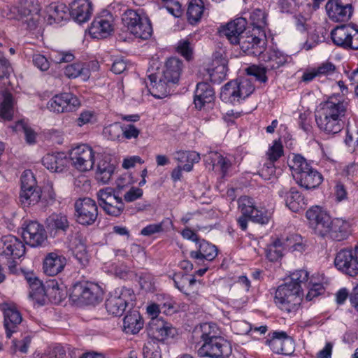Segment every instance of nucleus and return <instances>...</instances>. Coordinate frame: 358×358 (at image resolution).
<instances>
[{"label":"nucleus","mask_w":358,"mask_h":358,"mask_svg":"<svg viewBox=\"0 0 358 358\" xmlns=\"http://www.w3.org/2000/svg\"><path fill=\"white\" fill-rule=\"evenodd\" d=\"M182 69V61L176 57H171L166 61L165 69L159 72L164 75L165 78L169 79V81H172L176 84L179 80Z\"/></svg>","instance_id":"4c0bfd02"},{"label":"nucleus","mask_w":358,"mask_h":358,"mask_svg":"<svg viewBox=\"0 0 358 358\" xmlns=\"http://www.w3.org/2000/svg\"><path fill=\"white\" fill-rule=\"evenodd\" d=\"M139 284L143 289L152 291L154 288V280L150 274H142L139 277Z\"/></svg>","instance_id":"338daca9"},{"label":"nucleus","mask_w":358,"mask_h":358,"mask_svg":"<svg viewBox=\"0 0 358 358\" xmlns=\"http://www.w3.org/2000/svg\"><path fill=\"white\" fill-rule=\"evenodd\" d=\"M204 11V3L202 0H192L188 6L187 15L191 24L199 22Z\"/></svg>","instance_id":"a18cd8bd"},{"label":"nucleus","mask_w":358,"mask_h":358,"mask_svg":"<svg viewBox=\"0 0 358 358\" xmlns=\"http://www.w3.org/2000/svg\"><path fill=\"white\" fill-rule=\"evenodd\" d=\"M288 165L296 182L305 189H315L323 181L322 175L312 168L300 155H295Z\"/></svg>","instance_id":"7ed1b4c3"},{"label":"nucleus","mask_w":358,"mask_h":358,"mask_svg":"<svg viewBox=\"0 0 358 358\" xmlns=\"http://www.w3.org/2000/svg\"><path fill=\"white\" fill-rule=\"evenodd\" d=\"M254 90L255 87L251 80L241 78L225 84L221 90L220 99L226 103L235 104L248 97Z\"/></svg>","instance_id":"20e7f679"},{"label":"nucleus","mask_w":358,"mask_h":358,"mask_svg":"<svg viewBox=\"0 0 358 358\" xmlns=\"http://www.w3.org/2000/svg\"><path fill=\"white\" fill-rule=\"evenodd\" d=\"M350 35L348 36L347 48L358 50V29L350 27Z\"/></svg>","instance_id":"774afa93"},{"label":"nucleus","mask_w":358,"mask_h":358,"mask_svg":"<svg viewBox=\"0 0 358 358\" xmlns=\"http://www.w3.org/2000/svg\"><path fill=\"white\" fill-rule=\"evenodd\" d=\"M327 234H329L330 237L336 241L345 240L350 234V224L348 221L341 218L331 220Z\"/></svg>","instance_id":"f704fd0d"},{"label":"nucleus","mask_w":358,"mask_h":358,"mask_svg":"<svg viewBox=\"0 0 358 358\" xmlns=\"http://www.w3.org/2000/svg\"><path fill=\"white\" fill-rule=\"evenodd\" d=\"M143 327V321L140 313L134 310L128 313L123 320V330L126 334H136Z\"/></svg>","instance_id":"58836bf2"},{"label":"nucleus","mask_w":358,"mask_h":358,"mask_svg":"<svg viewBox=\"0 0 358 358\" xmlns=\"http://www.w3.org/2000/svg\"><path fill=\"white\" fill-rule=\"evenodd\" d=\"M80 105L76 96L71 93H62L54 96L48 103V108L54 113H68L76 110Z\"/></svg>","instance_id":"dca6fc26"},{"label":"nucleus","mask_w":358,"mask_h":358,"mask_svg":"<svg viewBox=\"0 0 358 358\" xmlns=\"http://www.w3.org/2000/svg\"><path fill=\"white\" fill-rule=\"evenodd\" d=\"M146 17L145 16H142L138 12L131 10L127 9L126 10L122 15V20L124 26H126L128 30L130 31L131 28H134L141 20L142 18Z\"/></svg>","instance_id":"8fccbe9b"},{"label":"nucleus","mask_w":358,"mask_h":358,"mask_svg":"<svg viewBox=\"0 0 358 358\" xmlns=\"http://www.w3.org/2000/svg\"><path fill=\"white\" fill-rule=\"evenodd\" d=\"M301 241L302 237L297 234H292L285 240L276 239L266 249L267 259L271 262L278 261L282 257L285 250L302 252L304 250V245Z\"/></svg>","instance_id":"6e6552de"},{"label":"nucleus","mask_w":358,"mask_h":358,"mask_svg":"<svg viewBox=\"0 0 358 358\" xmlns=\"http://www.w3.org/2000/svg\"><path fill=\"white\" fill-rule=\"evenodd\" d=\"M215 323L205 322L192 331L195 349L200 357L227 358L231 353L229 343L221 337Z\"/></svg>","instance_id":"f257e3e1"},{"label":"nucleus","mask_w":358,"mask_h":358,"mask_svg":"<svg viewBox=\"0 0 358 358\" xmlns=\"http://www.w3.org/2000/svg\"><path fill=\"white\" fill-rule=\"evenodd\" d=\"M22 229L23 240L31 247L41 246L47 239L43 226L36 221L24 222Z\"/></svg>","instance_id":"f3484780"},{"label":"nucleus","mask_w":358,"mask_h":358,"mask_svg":"<svg viewBox=\"0 0 358 358\" xmlns=\"http://www.w3.org/2000/svg\"><path fill=\"white\" fill-rule=\"evenodd\" d=\"M278 195L284 198L286 206L293 212L304 208L306 202L301 193L295 187L282 186L278 189Z\"/></svg>","instance_id":"5701e85b"},{"label":"nucleus","mask_w":358,"mask_h":358,"mask_svg":"<svg viewBox=\"0 0 358 358\" xmlns=\"http://www.w3.org/2000/svg\"><path fill=\"white\" fill-rule=\"evenodd\" d=\"M41 197V189L36 185V181L30 170L24 171L21 176V192L20 201L24 207H29L38 203Z\"/></svg>","instance_id":"1a4fd4ad"},{"label":"nucleus","mask_w":358,"mask_h":358,"mask_svg":"<svg viewBox=\"0 0 358 358\" xmlns=\"http://www.w3.org/2000/svg\"><path fill=\"white\" fill-rule=\"evenodd\" d=\"M247 22L245 18H236L226 24L221 32L227 37L229 42L236 45L238 42L239 38L242 34L245 33Z\"/></svg>","instance_id":"bb28decb"},{"label":"nucleus","mask_w":358,"mask_h":358,"mask_svg":"<svg viewBox=\"0 0 358 358\" xmlns=\"http://www.w3.org/2000/svg\"><path fill=\"white\" fill-rule=\"evenodd\" d=\"M64 74L69 78H76L80 76L83 80H87L90 76L89 66L86 63L77 62L65 67Z\"/></svg>","instance_id":"a19ab883"},{"label":"nucleus","mask_w":358,"mask_h":358,"mask_svg":"<svg viewBox=\"0 0 358 358\" xmlns=\"http://www.w3.org/2000/svg\"><path fill=\"white\" fill-rule=\"evenodd\" d=\"M143 358H162L159 343L155 341H148L143 348Z\"/></svg>","instance_id":"5fc2aeb1"},{"label":"nucleus","mask_w":358,"mask_h":358,"mask_svg":"<svg viewBox=\"0 0 358 358\" xmlns=\"http://www.w3.org/2000/svg\"><path fill=\"white\" fill-rule=\"evenodd\" d=\"M238 208L241 213L250 215V220L262 224H267L271 213L264 208L255 207L252 199L248 196H242L238 199Z\"/></svg>","instance_id":"6ab92c4d"},{"label":"nucleus","mask_w":358,"mask_h":358,"mask_svg":"<svg viewBox=\"0 0 358 358\" xmlns=\"http://www.w3.org/2000/svg\"><path fill=\"white\" fill-rule=\"evenodd\" d=\"M215 97V92L210 84L206 82L199 83L194 92V103L201 110L206 103H210Z\"/></svg>","instance_id":"7c9ffc66"},{"label":"nucleus","mask_w":358,"mask_h":358,"mask_svg":"<svg viewBox=\"0 0 358 358\" xmlns=\"http://www.w3.org/2000/svg\"><path fill=\"white\" fill-rule=\"evenodd\" d=\"M176 287L180 291H183L185 285L187 283L189 286L193 285L196 282L194 277L189 278L186 274H176L173 278Z\"/></svg>","instance_id":"052dcab7"},{"label":"nucleus","mask_w":358,"mask_h":358,"mask_svg":"<svg viewBox=\"0 0 358 358\" xmlns=\"http://www.w3.org/2000/svg\"><path fill=\"white\" fill-rule=\"evenodd\" d=\"M262 43H264L255 33H251L250 30H247L241 35L236 45H238L241 50L247 55L259 56L264 50V46L261 45Z\"/></svg>","instance_id":"412c9836"},{"label":"nucleus","mask_w":358,"mask_h":358,"mask_svg":"<svg viewBox=\"0 0 358 358\" xmlns=\"http://www.w3.org/2000/svg\"><path fill=\"white\" fill-rule=\"evenodd\" d=\"M29 9H25V1H24L19 6L13 8V13H17L15 18L18 20H23L24 18H27L25 21L29 24L30 22L31 13L29 12Z\"/></svg>","instance_id":"0e129e2a"},{"label":"nucleus","mask_w":358,"mask_h":358,"mask_svg":"<svg viewBox=\"0 0 358 358\" xmlns=\"http://www.w3.org/2000/svg\"><path fill=\"white\" fill-rule=\"evenodd\" d=\"M262 57L266 69L271 73L275 72L277 69L284 66L288 59L287 55L275 50L262 53Z\"/></svg>","instance_id":"72a5a7b5"},{"label":"nucleus","mask_w":358,"mask_h":358,"mask_svg":"<svg viewBox=\"0 0 358 358\" xmlns=\"http://www.w3.org/2000/svg\"><path fill=\"white\" fill-rule=\"evenodd\" d=\"M99 206L108 215L119 216L124 208V203L116 192L110 188L106 187L97 192Z\"/></svg>","instance_id":"9d476101"},{"label":"nucleus","mask_w":358,"mask_h":358,"mask_svg":"<svg viewBox=\"0 0 358 358\" xmlns=\"http://www.w3.org/2000/svg\"><path fill=\"white\" fill-rule=\"evenodd\" d=\"M198 244V250L190 252V257L196 259L198 264L203 263L204 260L210 262L217 255V249L215 245L205 240L200 241Z\"/></svg>","instance_id":"c756f323"},{"label":"nucleus","mask_w":358,"mask_h":358,"mask_svg":"<svg viewBox=\"0 0 358 358\" xmlns=\"http://www.w3.org/2000/svg\"><path fill=\"white\" fill-rule=\"evenodd\" d=\"M69 247L73 255L81 267L84 268L87 266L90 262V257L86 250L84 238L79 232L70 237Z\"/></svg>","instance_id":"393cba45"},{"label":"nucleus","mask_w":358,"mask_h":358,"mask_svg":"<svg viewBox=\"0 0 358 358\" xmlns=\"http://www.w3.org/2000/svg\"><path fill=\"white\" fill-rule=\"evenodd\" d=\"M3 324L6 332V337L10 338L12 334L16 332L19 325L22 321L20 313L14 308L8 307L3 311Z\"/></svg>","instance_id":"473e14b6"},{"label":"nucleus","mask_w":358,"mask_h":358,"mask_svg":"<svg viewBox=\"0 0 358 358\" xmlns=\"http://www.w3.org/2000/svg\"><path fill=\"white\" fill-rule=\"evenodd\" d=\"M176 159L180 163H185L182 166L183 171L189 172L192 170L193 164L198 163L200 155L195 151H178L176 153Z\"/></svg>","instance_id":"37998d69"},{"label":"nucleus","mask_w":358,"mask_h":358,"mask_svg":"<svg viewBox=\"0 0 358 358\" xmlns=\"http://www.w3.org/2000/svg\"><path fill=\"white\" fill-rule=\"evenodd\" d=\"M149 325L150 334L158 342L173 338L176 334V329L171 324L161 319H153Z\"/></svg>","instance_id":"a878e982"},{"label":"nucleus","mask_w":358,"mask_h":358,"mask_svg":"<svg viewBox=\"0 0 358 358\" xmlns=\"http://www.w3.org/2000/svg\"><path fill=\"white\" fill-rule=\"evenodd\" d=\"M346 108L343 103L324 102L315 114V121L319 128L327 134H335L343 127L342 117L345 116Z\"/></svg>","instance_id":"f03ea898"},{"label":"nucleus","mask_w":358,"mask_h":358,"mask_svg":"<svg viewBox=\"0 0 358 358\" xmlns=\"http://www.w3.org/2000/svg\"><path fill=\"white\" fill-rule=\"evenodd\" d=\"M306 217L315 233L324 236L329 231L331 219L329 215L318 206L313 207L306 211Z\"/></svg>","instance_id":"2eb2a0df"},{"label":"nucleus","mask_w":358,"mask_h":358,"mask_svg":"<svg viewBox=\"0 0 358 358\" xmlns=\"http://www.w3.org/2000/svg\"><path fill=\"white\" fill-rule=\"evenodd\" d=\"M92 13V4L90 0H74L70 4V17L79 24L88 21Z\"/></svg>","instance_id":"b1692460"},{"label":"nucleus","mask_w":358,"mask_h":358,"mask_svg":"<svg viewBox=\"0 0 358 358\" xmlns=\"http://www.w3.org/2000/svg\"><path fill=\"white\" fill-rule=\"evenodd\" d=\"M42 164L51 172L62 173L66 169L69 159L64 152L47 154L43 157Z\"/></svg>","instance_id":"c85d7f7f"},{"label":"nucleus","mask_w":358,"mask_h":358,"mask_svg":"<svg viewBox=\"0 0 358 358\" xmlns=\"http://www.w3.org/2000/svg\"><path fill=\"white\" fill-rule=\"evenodd\" d=\"M3 101L0 103V117L10 120L13 115V99L10 93L4 92Z\"/></svg>","instance_id":"09e8293b"},{"label":"nucleus","mask_w":358,"mask_h":358,"mask_svg":"<svg viewBox=\"0 0 358 358\" xmlns=\"http://www.w3.org/2000/svg\"><path fill=\"white\" fill-rule=\"evenodd\" d=\"M228 59L224 50L220 49L213 55L212 68L208 69L210 80L213 83H220L227 76Z\"/></svg>","instance_id":"a211bd4d"},{"label":"nucleus","mask_w":358,"mask_h":358,"mask_svg":"<svg viewBox=\"0 0 358 358\" xmlns=\"http://www.w3.org/2000/svg\"><path fill=\"white\" fill-rule=\"evenodd\" d=\"M47 21L49 24L59 23L63 20H67L69 15V8L63 3H52L46 8Z\"/></svg>","instance_id":"e433bc0d"},{"label":"nucleus","mask_w":358,"mask_h":358,"mask_svg":"<svg viewBox=\"0 0 358 358\" xmlns=\"http://www.w3.org/2000/svg\"><path fill=\"white\" fill-rule=\"evenodd\" d=\"M336 267L350 276L358 274V242L354 252L351 250H341L335 258Z\"/></svg>","instance_id":"ddd939ff"},{"label":"nucleus","mask_w":358,"mask_h":358,"mask_svg":"<svg viewBox=\"0 0 358 358\" xmlns=\"http://www.w3.org/2000/svg\"><path fill=\"white\" fill-rule=\"evenodd\" d=\"M112 31L113 26L110 20L103 17H96L90 27V34L96 38H106Z\"/></svg>","instance_id":"c9c22d12"},{"label":"nucleus","mask_w":358,"mask_h":358,"mask_svg":"<svg viewBox=\"0 0 358 358\" xmlns=\"http://www.w3.org/2000/svg\"><path fill=\"white\" fill-rule=\"evenodd\" d=\"M248 73L254 76L256 79L261 83H266L268 80L266 74L271 73L269 70L266 69V66L260 64L259 66H252L248 69Z\"/></svg>","instance_id":"4d7b16f0"},{"label":"nucleus","mask_w":358,"mask_h":358,"mask_svg":"<svg viewBox=\"0 0 358 358\" xmlns=\"http://www.w3.org/2000/svg\"><path fill=\"white\" fill-rule=\"evenodd\" d=\"M25 253L24 243L13 235H7L0 239V255L19 259Z\"/></svg>","instance_id":"aec40b11"},{"label":"nucleus","mask_w":358,"mask_h":358,"mask_svg":"<svg viewBox=\"0 0 358 358\" xmlns=\"http://www.w3.org/2000/svg\"><path fill=\"white\" fill-rule=\"evenodd\" d=\"M206 163L210 165L212 170L220 171L225 176L231 164L229 159L217 152H210L206 159Z\"/></svg>","instance_id":"ea45409f"},{"label":"nucleus","mask_w":358,"mask_h":358,"mask_svg":"<svg viewBox=\"0 0 358 358\" xmlns=\"http://www.w3.org/2000/svg\"><path fill=\"white\" fill-rule=\"evenodd\" d=\"M71 296L73 301L87 305H95L101 301L103 291L96 283L89 281L78 282L73 285Z\"/></svg>","instance_id":"423d86ee"},{"label":"nucleus","mask_w":358,"mask_h":358,"mask_svg":"<svg viewBox=\"0 0 358 358\" xmlns=\"http://www.w3.org/2000/svg\"><path fill=\"white\" fill-rule=\"evenodd\" d=\"M148 79L150 80V85H148L149 90L151 94L157 99L166 96L170 93L171 85L175 84L165 78L160 72L151 73L148 76Z\"/></svg>","instance_id":"4be33fe9"},{"label":"nucleus","mask_w":358,"mask_h":358,"mask_svg":"<svg viewBox=\"0 0 358 358\" xmlns=\"http://www.w3.org/2000/svg\"><path fill=\"white\" fill-rule=\"evenodd\" d=\"M45 224L50 232L65 231L69 227L66 216L61 214H52L49 216L46 219Z\"/></svg>","instance_id":"79ce46f5"},{"label":"nucleus","mask_w":358,"mask_h":358,"mask_svg":"<svg viewBox=\"0 0 358 358\" xmlns=\"http://www.w3.org/2000/svg\"><path fill=\"white\" fill-rule=\"evenodd\" d=\"M130 32L137 38L143 40L148 39L152 33L150 20L148 17L142 18L139 23L134 27V28H131Z\"/></svg>","instance_id":"49530a36"},{"label":"nucleus","mask_w":358,"mask_h":358,"mask_svg":"<svg viewBox=\"0 0 358 358\" xmlns=\"http://www.w3.org/2000/svg\"><path fill=\"white\" fill-rule=\"evenodd\" d=\"M73 166L80 171H90L94 164V152L87 144H81L72 148L69 153Z\"/></svg>","instance_id":"9b49d317"},{"label":"nucleus","mask_w":358,"mask_h":358,"mask_svg":"<svg viewBox=\"0 0 358 358\" xmlns=\"http://www.w3.org/2000/svg\"><path fill=\"white\" fill-rule=\"evenodd\" d=\"M326 10L330 19L335 22H346L352 14L351 4L341 5L340 3L333 6L331 2H327Z\"/></svg>","instance_id":"2f4dec72"},{"label":"nucleus","mask_w":358,"mask_h":358,"mask_svg":"<svg viewBox=\"0 0 358 358\" xmlns=\"http://www.w3.org/2000/svg\"><path fill=\"white\" fill-rule=\"evenodd\" d=\"M122 132V127L118 122L110 124L103 129V135L111 141L119 139Z\"/></svg>","instance_id":"13d9d810"},{"label":"nucleus","mask_w":358,"mask_h":358,"mask_svg":"<svg viewBox=\"0 0 358 358\" xmlns=\"http://www.w3.org/2000/svg\"><path fill=\"white\" fill-rule=\"evenodd\" d=\"M282 331H273L271 335V338L267 340L266 344H268L271 350L276 354H280L282 352V336H281Z\"/></svg>","instance_id":"bf43d9fd"},{"label":"nucleus","mask_w":358,"mask_h":358,"mask_svg":"<svg viewBox=\"0 0 358 358\" xmlns=\"http://www.w3.org/2000/svg\"><path fill=\"white\" fill-rule=\"evenodd\" d=\"M66 264L65 257L57 252H50L43 260V268L45 274L54 276L62 271Z\"/></svg>","instance_id":"cd10ccee"},{"label":"nucleus","mask_w":358,"mask_h":358,"mask_svg":"<svg viewBox=\"0 0 358 358\" xmlns=\"http://www.w3.org/2000/svg\"><path fill=\"white\" fill-rule=\"evenodd\" d=\"M13 129L16 132L23 133L27 143L33 144L36 142V133L24 120L17 122Z\"/></svg>","instance_id":"603ef678"},{"label":"nucleus","mask_w":358,"mask_h":358,"mask_svg":"<svg viewBox=\"0 0 358 358\" xmlns=\"http://www.w3.org/2000/svg\"><path fill=\"white\" fill-rule=\"evenodd\" d=\"M250 20H252V24L254 27L252 29L253 31L257 29L259 32H264L263 29L266 24V15L263 10L260 9L255 10L250 15ZM262 35H264V33H262Z\"/></svg>","instance_id":"6e6d98bb"},{"label":"nucleus","mask_w":358,"mask_h":358,"mask_svg":"<svg viewBox=\"0 0 358 358\" xmlns=\"http://www.w3.org/2000/svg\"><path fill=\"white\" fill-rule=\"evenodd\" d=\"M114 172V166L106 160H101L97 164L96 179L103 184L108 183Z\"/></svg>","instance_id":"de8ad7c7"},{"label":"nucleus","mask_w":358,"mask_h":358,"mask_svg":"<svg viewBox=\"0 0 358 358\" xmlns=\"http://www.w3.org/2000/svg\"><path fill=\"white\" fill-rule=\"evenodd\" d=\"M30 291L29 297L36 300L39 304L43 305L45 301V296L54 295L55 300L58 295V300H60L63 296L62 294L61 288L59 287L57 282L52 280L49 282L47 287H45L42 282L37 279L29 284Z\"/></svg>","instance_id":"4468645a"},{"label":"nucleus","mask_w":358,"mask_h":358,"mask_svg":"<svg viewBox=\"0 0 358 358\" xmlns=\"http://www.w3.org/2000/svg\"><path fill=\"white\" fill-rule=\"evenodd\" d=\"M283 154V148L280 142L275 141L267 152L268 159L277 161Z\"/></svg>","instance_id":"e2e57ef3"},{"label":"nucleus","mask_w":358,"mask_h":358,"mask_svg":"<svg viewBox=\"0 0 358 358\" xmlns=\"http://www.w3.org/2000/svg\"><path fill=\"white\" fill-rule=\"evenodd\" d=\"M351 26L341 25L336 27L331 32V38L333 43L337 46L347 48L348 39L350 35Z\"/></svg>","instance_id":"c03bdc74"},{"label":"nucleus","mask_w":358,"mask_h":358,"mask_svg":"<svg viewBox=\"0 0 358 358\" xmlns=\"http://www.w3.org/2000/svg\"><path fill=\"white\" fill-rule=\"evenodd\" d=\"M33 64L42 71H47L50 67V63L47 58L41 54L33 55Z\"/></svg>","instance_id":"69168bd1"},{"label":"nucleus","mask_w":358,"mask_h":358,"mask_svg":"<svg viewBox=\"0 0 358 358\" xmlns=\"http://www.w3.org/2000/svg\"><path fill=\"white\" fill-rule=\"evenodd\" d=\"M77 222L83 225H91L98 216V208L96 202L90 198L79 199L75 203Z\"/></svg>","instance_id":"f8f14e48"},{"label":"nucleus","mask_w":358,"mask_h":358,"mask_svg":"<svg viewBox=\"0 0 358 358\" xmlns=\"http://www.w3.org/2000/svg\"><path fill=\"white\" fill-rule=\"evenodd\" d=\"M302 295L299 285L286 282L277 288L274 301L282 310L289 313L300 303Z\"/></svg>","instance_id":"0eeeda50"},{"label":"nucleus","mask_w":358,"mask_h":358,"mask_svg":"<svg viewBox=\"0 0 358 358\" xmlns=\"http://www.w3.org/2000/svg\"><path fill=\"white\" fill-rule=\"evenodd\" d=\"M135 299L132 289L120 287L109 294L105 302L107 312L113 316H120L125 311L128 304Z\"/></svg>","instance_id":"39448f33"},{"label":"nucleus","mask_w":358,"mask_h":358,"mask_svg":"<svg viewBox=\"0 0 358 358\" xmlns=\"http://www.w3.org/2000/svg\"><path fill=\"white\" fill-rule=\"evenodd\" d=\"M291 280L287 283L299 285L300 287V294H303V290L305 288L309 287L308 273L305 270L296 271L290 275Z\"/></svg>","instance_id":"3c124183"},{"label":"nucleus","mask_w":358,"mask_h":358,"mask_svg":"<svg viewBox=\"0 0 358 358\" xmlns=\"http://www.w3.org/2000/svg\"><path fill=\"white\" fill-rule=\"evenodd\" d=\"M281 336H282V344L280 354L284 355H292L294 350V342L293 339L288 336L284 331H282Z\"/></svg>","instance_id":"680f3d73"},{"label":"nucleus","mask_w":358,"mask_h":358,"mask_svg":"<svg viewBox=\"0 0 358 358\" xmlns=\"http://www.w3.org/2000/svg\"><path fill=\"white\" fill-rule=\"evenodd\" d=\"M25 9H29V12L31 13V17L29 22L30 28L35 27L39 20V13L41 6L38 0H24Z\"/></svg>","instance_id":"864d4df0"}]
</instances>
